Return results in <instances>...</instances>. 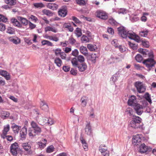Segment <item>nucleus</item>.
<instances>
[{"label":"nucleus","mask_w":156,"mask_h":156,"mask_svg":"<svg viewBox=\"0 0 156 156\" xmlns=\"http://www.w3.org/2000/svg\"><path fill=\"white\" fill-rule=\"evenodd\" d=\"M54 62L56 64L57 66L60 67L61 66L62 62L59 58L57 57L55 58L54 60Z\"/></svg>","instance_id":"nucleus-28"},{"label":"nucleus","mask_w":156,"mask_h":156,"mask_svg":"<svg viewBox=\"0 0 156 156\" xmlns=\"http://www.w3.org/2000/svg\"><path fill=\"white\" fill-rule=\"evenodd\" d=\"M77 57L78 61L80 63H83L84 61V58L83 56L82 55H79Z\"/></svg>","instance_id":"nucleus-46"},{"label":"nucleus","mask_w":156,"mask_h":156,"mask_svg":"<svg viewBox=\"0 0 156 156\" xmlns=\"http://www.w3.org/2000/svg\"><path fill=\"white\" fill-rule=\"evenodd\" d=\"M42 141L43 142L40 141L37 143L38 145V147L41 149H43L45 147L47 141L46 139H45L42 140Z\"/></svg>","instance_id":"nucleus-18"},{"label":"nucleus","mask_w":156,"mask_h":156,"mask_svg":"<svg viewBox=\"0 0 156 156\" xmlns=\"http://www.w3.org/2000/svg\"><path fill=\"white\" fill-rule=\"evenodd\" d=\"M48 31H51L54 33H56L57 32L56 29H54L52 27L49 26L45 28V31L46 32Z\"/></svg>","instance_id":"nucleus-33"},{"label":"nucleus","mask_w":156,"mask_h":156,"mask_svg":"<svg viewBox=\"0 0 156 156\" xmlns=\"http://www.w3.org/2000/svg\"><path fill=\"white\" fill-rule=\"evenodd\" d=\"M151 148L150 147L149 148L147 146H146L144 143L141 144L139 148V151L141 153H144L146 152L147 151H150Z\"/></svg>","instance_id":"nucleus-9"},{"label":"nucleus","mask_w":156,"mask_h":156,"mask_svg":"<svg viewBox=\"0 0 156 156\" xmlns=\"http://www.w3.org/2000/svg\"><path fill=\"white\" fill-rule=\"evenodd\" d=\"M9 129L10 126L9 124L7 125L6 126L4 127V129L2 130V134L3 136L7 135V132L9 131Z\"/></svg>","instance_id":"nucleus-31"},{"label":"nucleus","mask_w":156,"mask_h":156,"mask_svg":"<svg viewBox=\"0 0 156 156\" xmlns=\"http://www.w3.org/2000/svg\"><path fill=\"white\" fill-rule=\"evenodd\" d=\"M18 144L16 142L11 144L10 149H18Z\"/></svg>","instance_id":"nucleus-49"},{"label":"nucleus","mask_w":156,"mask_h":156,"mask_svg":"<svg viewBox=\"0 0 156 156\" xmlns=\"http://www.w3.org/2000/svg\"><path fill=\"white\" fill-rule=\"evenodd\" d=\"M47 6L48 8L53 10H56L58 8V5L55 3H48L47 5Z\"/></svg>","instance_id":"nucleus-16"},{"label":"nucleus","mask_w":156,"mask_h":156,"mask_svg":"<svg viewBox=\"0 0 156 156\" xmlns=\"http://www.w3.org/2000/svg\"><path fill=\"white\" fill-rule=\"evenodd\" d=\"M42 13L47 16H52L53 15L54 13L49 10L44 9L42 11Z\"/></svg>","instance_id":"nucleus-26"},{"label":"nucleus","mask_w":156,"mask_h":156,"mask_svg":"<svg viewBox=\"0 0 156 156\" xmlns=\"http://www.w3.org/2000/svg\"><path fill=\"white\" fill-rule=\"evenodd\" d=\"M41 108L42 110L47 111L48 110V105L44 103L43 105L41 106Z\"/></svg>","instance_id":"nucleus-53"},{"label":"nucleus","mask_w":156,"mask_h":156,"mask_svg":"<svg viewBox=\"0 0 156 156\" xmlns=\"http://www.w3.org/2000/svg\"><path fill=\"white\" fill-rule=\"evenodd\" d=\"M6 32L10 34H13L15 33V30L12 28L10 27H9L7 29Z\"/></svg>","instance_id":"nucleus-42"},{"label":"nucleus","mask_w":156,"mask_h":156,"mask_svg":"<svg viewBox=\"0 0 156 156\" xmlns=\"http://www.w3.org/2000/svg\"><path fill=\"white\" fill-rule=\"evenodd\" d=\"M2 136L4 139L6 138L7 140L10 141H11L13 140V137L12 136L10 135L7 136L6 135L5 136H2Z\"/></svg>","instance_id":"nucleus-52"},{"label":"nucleus","mask_w":156,"mask_h":156,"mask_svg":"<svg viewBox=\"0 0 156 156\" xmlns=\"http://www.w3.org/2000/svg\"><path fill=\"white\" fill-rule=\"evenodd\" d=\"M108 22L112 26H116L119 24V23L112 17L109 18Z\"/></svg>","instance_id":"nucleus-21"},{"label":"nucleus","mask_w":156,"mask_h":156,"mask_svg":"<svg viewBox=\"0 0 156 156\" xmlns=\"http://www.w3.org/2000/svg\"><path fill=\"white\" fill-rule=\"evenodd\" d=\"M13 125L11 126V128L13 129L15 133H18L21 128V126L15 124H13Z\"/></svg>","instance_id":"nucleus-24"},{"label":"nucleus","mask_w":156,"mask_h":156,"mask_svg":"<svg viewBox=\"0 0 156 156\" xmlns=\"http://www.w3.org/2000/svg\"><path fill=\"white\" fill-rule=\"evenodd\" d=\"M132 107L133 108L136 113L138 115H141L144 112L143 110V107L139 103L135 104Z\"/></svg>","instance_id":"nucleus-5"},{"label":"nucleus","mask_w":156,"mask_h":156,"mask_svg":"<svg viewBox=\"0 0 156 156\" xmlns=\"http://www.w3.org/2000/svg\"><path fill=\"white\" fill-rule=\"evenodd\" d=\"M118 13L119 14L122 13L124 14L127 13V10L124 8H121L119 9Z\"/></svg>","instance_id":"nucleus-51"},{"label":"nucleus","mask_w":156,"mask_h":156,"mask_svg":"<svg viewBox=\"0 0 156 156\" xmlns=\"http://www.w3.org/2000/svg\"><path fill=\"white\" fill-rule=\"evenodd\" d=\"M32 129L34 131V132H35V133L37 135L40 134L41 132V129L39 126Z\"/></svg>","instance_id":"nucleus-47"},{"label":"nucleus","mask_w":156,"mask_h":156,"mask_svg":"<svg viewBox=\"0 0 156 156\" xmlns=\"http://www.w3.org/2000/svg\"><path fill=\"white\" fill-rule=\"evenodd\" d=\"M11 23L14 26L20 28L22 27V25L20 22H19L18 19L13 17L10 19Z\"/></svg>","instance_id":"nucleus-10"},{"label":"nucleus","mask_w":156,"mask_h":156,"mask_svg":"<svg viewBox=\"0 0 156 156\" xmlns=\"http://www.w3.org/2000/svg\"><path fill=\"white\" fill-rule=\"evenodd\" d=\"M88 101V98L87 96H83L81 98L80 101L83 107H85L86 106Z\"/></svg>","instance_id":"nucleus-15"},{"label":"nucleus","mask_w":156,"mask_h":156,"mask_svg":"<svg viewBox=\"0 0 156 156\" xmlns=\"http://www.w3.org/2000/svg\"><path fill=\"white\" fill-rule=\"evenodd\" d=\"M135 86L136 88L137 91L140 93H144L146 90V87L144 84L142 83L141 82H136L135 83Z\"/></svg>","instance_id":"nucleus-2"},{"label":"nucleus","mask_w":156,"mask_h":156,"mask_svg":"<svg viewBox=\"0 0 156 156\" xmlns=\"http://www.w3.org/2000/svg\"><path fill=\"white\" fill-rule=\"evenodd\" d=\"M62 69L65 72H68L69 71L70 67L68 66H64L62 67Z\"/></svg>","instance_id":"nucleus-64"},{"label":"nucleus","mask_w":156,"mask_h":156,"mask_svg":"<svg viewBox=\"0 0 156 156\" xmlns=\"http://www.w3.org/2000/svg\"><path fill=\"white\" fill-rule=\"evenodd\" d=\"M30 19L31 20L34 21V22H36L37 21H38L37 18L33 15H31Z\"/></svg>","instance_id":"nucleus-58"},{"label":"nucleus","mask_w":156,"mask_h":156,"mask_svg":"<svg viewBox=\"0 0 156 156\" xmlns=\"http://www.w3.org/2000/svg\"><path fill=\"white\" fill-rule=\"evenodd\" d=\"M77 71L74 69L72 68L70 71V74L73 76H76L77 74Z\"/></svg>","instance_id":"nucleus-56"},{"label":"nucleus","mask_w":156,"mask_h":156,"mask_svg":"<svg viewBox=\"0 0 156 156\" xmlns=\"http://www.w3.org/2000/svg\"><path fill=\"white\" fill-rule=\"evenodd\" d=\"M136 35L135 33H133L131 31H127V37L131 40H133L135 36Z\"/></svg>","instance_id":"nucleus-27"},{"label":"nucleus","mask_w":156,"mask_h":156,"mask_svg":"<svg viewBox=\"0 0 156 156\" xmlns=\"http://www.w3.org/2000/svg\"><path fill=\"white\" fill-rule=\"evenodd\" d=\"M9 41L12 42L14 44H17L20 43V40L19 39H16L15 38H13V37H10L9 38Z\"/></svg>","instance_id":"nucleus-32"},{"label":"nucleus","mask_w":156,"mask_h":156,"mask_svg":"<svg viewBox=\"0 0 156 156\" xmlns=\"http://www.w3.org/2000/svg\"><path fill=\"white\" fill-rule=\"evenodd\" d=\"M96 16L102 20H106L108 18V14L105 12L101 10H98L96 12Z\"/></svg>","instance_id":"nucleus-3"},{"label":"nucleus","mask_w":156,"mask_h":156,"mask_svg":"<svg viewBox=\"0 0 156 156\" xmlns=\"http://www.w3.org/2000/svg\"><path fill=\"white\" fill-rule=\"evenodd\" d=\"M17 18L18 20L21 22L20 23L22 25L26 26L27 25L29 21L26 18L22 17L17 16Z\"/></svg>","instance_id":"nucleus-14"},{"label":"nucleus","mask_w":156,"mask_h":156,"mask_svg":"<svg viewBox=\"0 0 156 156\" xmlns=\"http://www.w3.org/2000/svg\"><path fill=\"white\" fill-rule=\"evenodd\" d=\"M118 34L122 38H127V31L125 28L122 26L120 27L117 28Z\"/></svg>","instance_id":"nucleus-4"},{"label":"nucleus","mask_w":156,"mask_h":156,"mask_svg":"<svg viewBox=\"0 0 156 156\" xmlns=\"http://www.w3.org/2000/svg\"><path fill=\"white\" fill-rule=\"evenodd\" d=\"M58 15L61 17H64L67 14L68 11L67 7L63 6L59 9L58 11Z\"/></svg>","instance_id":"nucleus-6"},{"label":"nucleus","mask_w":156,"mask_h":156,"mask_svg":"<svg viewBox=\"0 0 156 156\" xmlns=\"http://www.w3.org/2000/svg\"><path fill=\"white\" fill-rule=\"evenodd\" d=\"M133 40H134L138 43L140 42L141 41H142L140 40V37L136 34V35L134 37L133 39Z\"/></svg>","instance_id":"nucleus-60"},{"label":"nucleus","mask_w":156,"mask_h":156,"mask_svg":"<svg viewBox=\"0 0 156 156\" xmlns=\"http://www.w3.org/2000/svg\"><path fill=\"white\" fill-rule=\"evenodd\" d=\"M118 48L121 52H124L126 51L125 47L122 46V45H119V46Z\"/></svg>","instance_id":"nucleus-63"},{"label":"nucleus","mask_w":156,"mask_h":156,"mask_svg":"<svg viewBox=\"0 0 156 156\" xmlns=\"http://www.w3.org/2000/svg\"><path fill=\"white\" fill-rule=\"evenodd\" d=\"M144 98L150 104L152 103V100L150 97V95L147 92L145 94Z\"/></svg>","instance_id":"nucleus-29"},{"label":"nucleus","mask_w":156,"mask_h":156,"mask_svg":"<svg viewBox=\"0 0 156 156\" xmlns=\"http://www.w3.org/2000/svg\"><path fill=\"white\" fill-rule=\"evenodd\" d=\"M87 124L86 125L85 128V133L88 135H90L92 133V130L91 126L90 124V122H87Z\"/></svg>","instance_id":"nucleus-12"},{"label":"nucleus","mask_w":156,"mask_h":156,"mask_svg":"<svg viewBox=\"0 0 156 156\" xmlns=\"http://www.w3.org/2000/svg\"><path fill=\"white\" fill-rule=\"evenodd\" d=\"M8 20L7 18L2 14H0V22L5 23Z\"/></svg>","instance_id":"nucleus-44"},{"label":"nucleus","mask_w":156,"mask_h":156,"mask_svg":"<svg viewBox=\"0 0 156 156\" xmlns=\"http://www.w3.org/2000/svg\"><path fill=\"white\" fill-rule=\"evenodd\" d=\"M142 45L145 48H148L149 47V43L148 41H145V40H142L141 41Z\"/></svg>","instance_id":"nucleus-43"},{"label":"nucleus","mask_w":156,"mask_h":156,"mask_svg":"<svg viewBox=\"0 0 156 156\" xmlns=\"http://www.w3.org/2000/svg\"><path fill=\"white\" fill-rule=\"evenodd\" d=\"M10 151L13 155L16 156L17 154V149H10Z\"/></svg>","instance_id":"nucleus-59"},{"label":"nucleus","mask_w":156,"mask_h":156,"mask_svg":"<svg viewBox=\"0 0 156 156\" xmlns=\"http://www.w3.org/2000/svg\"><path fill=\"white\" fill-rule=\"evenodd\" d=\"M136 98L134 95H131L128 101V104L129 105L132 107L137 103L136 102Z\"/></svg>","instance_id":"nucleus-11"},{"label":"nucleus","mask_w":156,"mask_h":156,"mask_svg":"<svg viewBox=\"0 0 156 156\" xmlns=\"http://www.w3.org/2000/svg\"><path fill=\"white\" fill-rule=\"evenodd\" d=\"M126 112L127 113V114H129V116H133V109L132 108H128L127 109Z\"/></svg>","instance_id":"nucleus-54"},{"label":"nucleus","mask_w":156,"mask_h":156,"mask_svg":"<svg viewBox=\"0 0 156 156\" xmlns=\"http://www.w3.org/2000/svg\"><path fill=\"white\" fill-rule=\"evenodd\" d=\"M128 44L129 46L133 50H136L138 48V44H133L130 41L128 42Z\"/></svg>","instance_id":"nucleus-38"},{"label":"nucleus","mask_w":156,"mask_h":156,"mask_svg":"<svg viewBox=\"0 0 156 156\" xmlns=\"http://www.w3.org/2000/svg\"><path fill=\"white\" fill-rule=\"evenodd\" d=\"M76 1L77 3L80 5H84L86 4L85 1L84 0H76Z\"/></svg>","instance_id":"nucleus-48"},{"label":"nucleus","mask_w":156,"mask_h":156,"mask_svg":"<svg viewBox=\"0 0 156 156\" xmlns=\"http://www.w3.org/2000/svg\"><path fill=\"white\" fill-rule=\"evenodd\" d=\"M78 68L80 71L82 72L84 71L87 69V65L85 63L79 64L76 67Z\"/></svg>","instance_id":"nucleus-17"},{"label":"nucleus","mask_w":156,"mask_h":156,"mask_svg":"<svg viewBox=\"0 0 156 156\" xmlns=\"http://www.w3.org/2000/svg\"><path fill=\"white\" fill-rule=\"evenodd\" d=\"M4 1L5 3L12 7L16 3V0H4Z\"/></svg>","instance_id":"nucleus-22"},{"label":"nucleus","mask_w":156,"mask_h":156,"mask_svg":"<svg viewBox=\"0 0 156 156\" xmlns=\"http://www.w3.org/2000/svg\"><path fill=\"white\" fill-rule=\"evenodd\" d=\"M148 32V30H146L145 31H142L140 32L139 35L141 37H145L147 36Z\"/></svg>","instance_id":"nucleus-41"},{"label":"nucleus","mask_w":156,"mask_h":156,"mask_svg":"<svg viewBox=\"0 0 156 156\" xmlns=\"http://www.w3.org/2000/svg\"><path fill=\"white\" fill-rule=\"evenodd\" d=\"M31 125L32 127V129H34L36 128H37L39 126L34 121H32V122L31 123Z\"/></svg>","instance_id":"nucleus-62"},{"label":"nucleus","mask_w":156,"mask_h":156,"mask_svg":"<svg viewBox=\"0 0 156 156\" xmlns=\"http://www.w3.org/2000/svg\"><path fill=\"white\" fill-rule=\"evenodd\" d=\"M75 33L77 37H79L82 35L81 30L78 27L76 28L75 30Z\"/></svg>","instance_id":"nucleus-30"},{"label":"nucleus","mask_w":156,"mask_h":156,"mask_svg":"<svg viewBox=\"0 0 156 156\" xmlns=\"http://www.w3.org/2000/svg\"><path fill=\"white\" fill-rule=\"evenodd\" d=\"M33 5L36 8L41 9L44 7V4L41 2L34 3L33 4Z\"/></svg>","instance_id":"nucleus-35"},{"label":"nucleus","mask_w":156,"mask_h":156,"mask_svg":"<svg viewBox=\"0 0 156 156\" xmlns=\"http://www.w3.org/2000/svg\"><path fill=\"white\" fill-rule=\"evenodd\" d=\"M87 47L90 51H95L98 48L96 45L90 44H87Z\"/></svg>","instance_id":"nucleus-23"},{"label":"nucleus","mask_w":156,"mask_h":156,"mask_svg":"<svg viewBox=\"0 0 156 156\" xmlns=\"http://www.w3.org/2000/svg\"><path fill=\"white\" fill-rule=\"evenodd\" d=\"M30 143L26 142L22 144V146L25 151L29 154H31L32 151L31 150V146Z\"/></svg>","instance_id":"nucleus-7"},{"label":"nucleus","mask_w":156,"mask_h":156,"mask_svg":"<svg viewBox=\"0 0 156 156\" xmlns=\"http://www.w3.org/2000/svg\"><path fill=\"white\" fill-rule=\"evenodd\" d=\"M142 119L140 117L133 115L131 118L129 126L133 129H144V124L141 123Z\"/></svg>","instance_id":"nucleus-1"},{"label":"nucleus","mask_w":156,"mask_h":156,"mask_svg":"<svg viewBox=\"0 0 156 156\" xmlns=\"http://www.w3.org/2000/svg\"><path fill=\"white\" fill-rule=\"evenodd\" d=\"M78 53L79 51L77 49H75L74 50L72 51L71 54L72 55L76 57L78 56Z\"/></svg>","instance_id":"nucleus-57"},{"label":"nucleus","mask_w":156,"mask_h":156,"mask_svg":"<svg viewBox=\"0 0 156 156\" xmlns=\"http://www.w3.org/2000/svg\"><path fill=\"white\" fill-rule=\"evenodd\" d=\"M81 40L82 43L88 42L90 41L89 38L85 35H82Z\"/></svg>","instance_id":"nucleus-34"},{"label":"nucleus","mask_w":156,"mask_h":156,"mask_svg":"<svg viewBox=\"0 0 156 156\" xmlns=\"http://www.w3.org/2000/svg\"><path fill=\"white\" fill-rule=\"evenodd\" d=\"M99 150L101 152L102 151H108L107 147L104 144H101L99 147Z\"/></svg>","instance_id":"nucleus-36"},{"label":"nucleus","mask_w":156,"mask_h":156,"mask_svg":"<svg viewBox=\"0 0 156 156\" xmlns=\"http://www.w3.org/2000/svg\"><path fill=\"white\" fill-rule=\"evenodd\" d=\"M55 148L52 145L49 146L47 148L46 151L47 153H50L53 152L54 151Z\"/></svg>","instance_id":"nucleus-40"},{"label":"nucleus","mask_w":156,"mask_h":156,"mask_svg":"<svg viewBox=\"0 0 156 156\" xmlns=\"http://www.w3.org/2000/svg\"><path fill=\"white\" fill-rule=\"evenodd\" d=\"M141 138H140L139 134L133 136L132 138V142L134 145H139L141 142Z\"/></svg>","instance_id":"nucleus-8"},{"label":"nucleus","mask_w":156,"mask_h":156,"mask_svg":"<svg viewBox=\"0 0 156 156\" xmlns=\"http://www.w3.org/2000/svg\"><path fill=\"white\" fill-rule=\"evenodd\" d=\"M53 51L55 52V55L56 56L59 55L61 52V50L59 48H57L55 49H53Z\"/></svg>","instance_id":"nucleus-55"},{"label":"nucleus","mask_w":156,"mask_h":156,"mask_svg":"<svg viewBox=\"0 0 156 156\" xmlns=\"http://www.w3.org/2000/svg\"><path fill=\"white\" fill-rule=\"evenodd\" d=\"M143 59V58L142 55L140 54H137L135 57V59L138 62H141Z\"/></svg>","instance_id":"nucleus-39"},{"label":"nucleus","mask_w":156,"mask_h":156,"mask_svg":"<svg viewBox=\"0 0 156 156\" xmlns=\"http://www.w3.org/2000/svg\"><path fill=\"white\" fill-rule=\"evenodd\" d=\"M10 113L9 112L2 111L1 113V117L4 119L9 118Z\"/></svg>","instance_id":"nucleus-19"},{"label":"nucleus","mask_w":156,"mask_h":156,"mask_svg":"<svg viewBox=\"0 0 156 156\" xmlns=\"http://www.w3.org/2000/svg\"><path fill=\"white\" fill-rule=\"evenodd\" d=\"M27 133V128L24 126L21 129L20 132V136L22 140H25L26 138Z\"/></svg>","instance_id":"nucleus-13"},{"label":"nucleus","mask_w":156,"mask_h":156,"mask_svg":"<svg viewBox=\"0 0 156 156\" xmlns=\"http://www.w3.org/2000/svg\"><path fill=\"white\" fill-rule=\"evenodd\" d=\"M90 60L94 63L96 62V58H98V55L97 53H93L90 55Z\"/></svg>","instance_id":"nucleus-25"},{"label":"nucleus","mask_w":156,"mask_h":156,"mask_svg":"<svg viewBox=\"0 0 156 156\" xmlns=\"http://www.w3.org/2000/svg\"><path fill=\"white\" fill-rule=\"evenodd\" d=\"M29 132V135L30 136H32V137H34L36 135H37L35 133V132H34V131L31 129H29L28 130Z\"/></svg>","instance_id":"nucleus-45"},{"label":"nucleus","mask_w":156,"mask_h":156,"mask_svg":"<svg viewBox=\"0 0 156 156\" xmlns=\"http://www.w3.org/2000/svg\"><path fill=\"white\" fill-rule=\"evenodd\" d=\"M72 20L74 21L76 23L81 24L82 22L76 17L74 16H72Z\"/></svg>","instance_id":"nucleus-50"},{"label":"nucleus","mask_w":156,"mask_h":156,"mask_svg":"<svg viewBox=\"0 0 156 156\" xmlns=\"http://www.w3.org/2000/svg\"><path fill=\"white\" fill-rule=\"evenodd\" d=\"M80 50L81 53L85 56H88L89 55L87 50L86 47L83 46H81L80 47Z\"/></svg>","instance_id":"nucleus-20"},{"label":"nucleus","mask_w":156,"mask_h":156,"mask_svg":"<svg viewBox=\"0 0 156 156\" xmlns=\"http://www.w3.org/2000/svg\"><path fill=\"white\" fill-rule=\"evenodd\" d=\"M71 61L72 65L74 67H76L79 64L78 63V61L77 58H73Z\"/></svg>","instance_id":"nucleus-37"},{"label":"nucleus","mask_w":156,"mask_h":156,"mask_svg":"<svg viewBox=\"0 0 156 156\" xmlns=\"http://www.w3.org/2000/svg\"><path fill=\"white\" fill-rule=\"evenodd\" d=\"M69 43L72 45H73L76 42V40L73 37L69 38Z\"/></svg>","instance_id":"nucleus-61"}]
</instances>
